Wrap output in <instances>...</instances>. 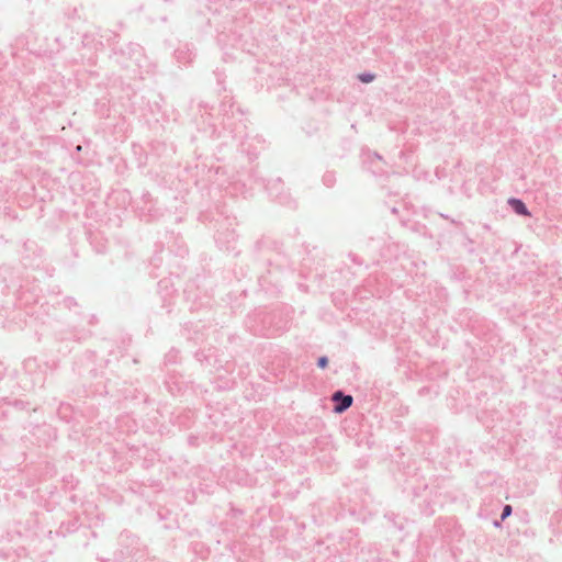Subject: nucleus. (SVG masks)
Masks as SVG:
<instances>
[{"label":"nucleus","instance_id":"nucleus-1","mask_svg":"<svg viewBox=\"0 0 562 562\" xmlns=\"http://www.w3.org/2000/svg\"><path fill=\"white\" fill-rule=\"evenodd\" d=\"M234 101L229 95H224L218 109V115L222 117V131L217 132L215 124L210 123L211 136L222 137L227 134L232 143H234L243 153H246L250 159H255L258 155L256 150L246 147V139L248 138L246 119L244 111L240 108L234 110Z\"/></svg>","mask_w":562,"mask_h":562},{"label":"nucleus","instance_id":"nucleus-2","mask_svg":"<svg viewBox=\"0 0 562 562\" xmlns=\"http://www.w3.org/2000/svg\"><path fill=\"white\" fill-rule=\"evenodd\" d=\"M5 288L7 294L12 293L14 295L15 300L13 304L16 308L9 321L8 327L11 328V326L14 325L18 328H22L23 325L27 324V319L22 317L26 313V310H31V306H34L35 303H40V301L43 300L40 283L35 278H30L29 276L23 278L11 277L10 283H8Z\"/></svg>","mask_w":562,"mask_h":562},{"label":"nucleus","instance_id":"nucleus-3","mask_svg":"<svg viewBox=\"0 0 562 562\" xmlns=\"http://www.w3.org/2000/svg\"><path fill=\"white\" fill-rule=\"evenodd\" d=\"M111 58L122 68L131 70L143 68L146 64L144 48L139 44L132 42L112 47Z\"/></svg>","mask_w":562,"mask_h":562},{"label":"nucleus","instance_id":"nucleus-4","mask_svg":"<svg viewBox=\"0 0 562 562\" xmlns=\"http://www.w3.org/2000/svg\"><path fill=\"white\" fill-rule=\"evenodd\" d=\"M256 182L261 184L268 192V194L280 204L289 207H295L296 203L291 196L284 191V183L280 178L266 182L263 178H256Z\"/></svg>","mask_w":562,"mask_h":562},{"label":"nucleus","instance_id":"nucleus-5","mask_svg":"<svg viewBox=\"0 0 562 562\" xmlns=\"http://www.w3.org/2000/svg\"><path fill=\"white\" fill-rule=\"evenodd\" d=\"M55 312L54 304H49L44 297L40 303H35L34 306H31V310H26V313L22 316L24 319L27 317L30 322L46 324L49 322Z\"/></svg>","mask_w":562,"mask_h":562},{"label":"nucleus","instance_id":"nucleus-6","mask_svg":"<svg viewBox=\"0 0 562 562\" xmlns=\"http://www.w3.org/2000/svg\"><path fill=\"white\" fill-rule=\"evenodd\" d=\"M333 402V412L335 414H342L348 411L353 404L352 395L346 393L344 390H336L330 397Z\"/></svg>","mask_w":562,"mask_h":562},{"label":"nucleus","instance_id":"nucleus-7","mask_svg":"<svg viewBox=\"0 0 562 562\" xmlns=\"http://www.w3.org/2000/svg\"><path fill=\"white\" fill-rule=\"evenodd\" d=\"M81 47L90 53L87 58L91 60L93 53L103 47V42L99 38V32L89 31L83 33L81 36Z\"/></svg>","mask_w":562,"mask_h":562},{"label":"nucleus","instance_id":"nucleus-8","mask_svg":"<svg viewBox=\"0 0 562 562\" xmlns=\"http://www.w3.org/2000/svg\"><path fill=\"white\" fill-rule=\"evenodd\" d=\"M165 386L172 396L183 395L189 389V384L180 375H169L165 381Z\"/></svg>","mask_w":562,"mask_h":562},{"label":"nucleus","instance_id":"nucleus-9","mask_svg":"<svg viewBox=\"0 0 562 562\" xmlns=\"http://www.w3.org/2000/svg\"><path fill=\"white\" fill-rule=\"evenodd\" d=\"M167 244L169 255L175 254V256L181 258L188 255V247L181 236L171 233L170 236L168 237Z\"/></svg>","mask_w":562,"mask_h":562},{"label":"nucleus","instance_id":"nucleus-10","mask_svg":"<svg viewBox=\"0 0 562 562\" xmlns=\"http://www.w3.org/2000/svg\"><path fill=\"white\" fill-rule=\"evenodd\" d=\"M215 241L221 248L229 249L232 244L236 240L237 235L235 229L226 227L225 229H216Z\"/></svg>","mask_w":562,"mask_h":562},{"label":"nucleus","instance_id":"nucleus-11","mask_svg":"<svg viewBox=\"0 0 562 562\" xmlns=\"http://www.w3.org/2000/svg\"><path fill=\"white\" fill-rule=\"evenodd\" d=\"M34 37V31L27 30L26 33L21 34L15 37V45L19 48L25 49L32 54H41V49L36 48L35 45L32 42V38Z\"/></svg>","mask_w":562,"mask_h":562},{"label":"nucleus","instance_id":"nucleus-12","mask_svg":"<svg viewBox=\"0 0 562 562\" xmlns=\"http://www.w3.org/2000/svg\"><path fill=\"white\" fill-rule=\"evenodd\" d=\"M507 204L512 209V211L515 214L519 215V216H524V217H531L532 216V214L529 211L527 204L520 198L510 196L507 200Z\"/></svg>","mask_w":562,"mask_h":562},{"label":"nucleus","instance_id":"nucleus-13","mask_svg":"<svg viewBox=\"0 0 562 562\" xmlns=\"http://www.w3.org/2000/svg\"><path fill=\"white\" fill-rule=\"evenodd\" d=\"M194 56V52L188 45L180 46L175 50L177 61L182 65L192 63Z\"/></svg>","mask_w":562,"mask_h":562},{"label":"nucleus","instance_id":"nucleus-14","mask_svg":"<svg viewBox=\"0 0 562 562\" xmlns=\"http://www.w3.org/2000/svg\"><path fill=\"white\" fill-rule=\"evenodd\" d=\"M80 527L79 519L77 517L70 518L66 521H63L57 530V533L66 537L75 531H77Z\"/></svg>","mask_w":562,"mask_h":562},{"label":"nucleus","instance_id":"nucleus-15","mask_svg":"<svg viewBox=\"0 0 562 562\" xmlns=\"http://www.w3.org/2000/svg\"><path fill=\"white\" fill-rule=\"evenodd\" d=\"M94 112L100 117H110L111 106L109 101L105 98L98 99L94 103Z\"/></svg>","mask_w":562,"mask_h":562},{"label":"nucleus","instance_id":"nucleus-16","mask_svg":"<svg viewBox=\"0 0 562 562\" xmlns=\"http://www.w3.org/2000/svg\"><path fill=\"white\" fill-rule=\"evenodd\" d=\"M97 32H99V38L103 42L105 41L109 45H111L112 47L114 46H117V40H119V34L111 31V30H97Z\"/></svg>","mask_w":562,"mask_h":562},{"label":"nucleus","instance_id":"nucleus-17","mask_svg":"<svg viewBox=\"0 0 562 562\" xmlns=\"http://www.w3.org/2000/svg\"><path fill=\"white\" fill-rule=\"evenodd\" d=\"M340 548L336 549V552L338 553L340 560L342 562H351V555L355 553L357 547L349 544L348 550L345 547V543L341 541Z\"/></svg>","mask_w":562,"mask_h":562},{"label":"nucleus","instance_id":"nucleus-18","mask_svg":"<svg viewBox=\"0 0 562 562\" xmlns=\"http://www.w3.org/2000/svg\"><path fill=\"white\" fill-rule=\"evenodd\" d=\"M269 266H276L278 269H285L290 267L288 257L284 254L278 252L274 259L268 258Z\"/></svg>","mask_w":562,"mask_h":562},{"label":"nucleus","instance_id":"nucleus-19","mask_svg":"<svg viewBox=\"0 0 562 562\" xmlns=\"http://www.w3.org/2000/svg\"><path fill=\"white\" fill-rule=\"evenodd\" d=\"M364 168L367 170H369L373 176L375 177H382L386 173V170H385V162H382V164H374V165H369V166H364Z\"/></svg>","mask_w":562,"mask_h":562},{"label":"nucleus","instance_id":"nucleus-20","mask_svg":"<svg viewBox=\"0 0 562 562\" xmlns=\"http://www.w3.org/2000/svg\"><path fill=\"white\" fill-rule=\"evenodd\" d=\"M336 181V173L334 171H326L322 177V182L326 188H333Z\"/></svg>","mask_w":562,"mask_h":562},{"label":"nucleus","instance_id":"nucleus-21","mask_svg":"<svg viewBox=\"0 0 562 562\" xmlns=\"http://www.w3.org/2000/svg\"><path fill=\"white\" fill-rule=\"evenodd\" d=\"M382 162H385L382 158V156H380L378 153H372L368 156V158L364 160V166H371V165H374V164H382Z\"/></svg>","mask_w":562,"mask_h":562},{"label":"nucleus","instance_id":"nucleus-22","mask_svg":"<svg viewBox=\"0 0 562 562\" xmlns=\"http://www.w3.org/2000/svg\"><path fill=\"white\" fill-rule=\"evenodd\" d=\"M375 74L371 71H363L358 75V80L362 83H370L375 79Z\"/></svg>","mask_w":562,"mask_h":562},{"label":"nucleus","instance_id":"nucleus-23","mask_svg":"<svg viewBox=\"0 0 562 562\" xmlns=\"http://www.w3.org/2000/svg\"><path fill=\"white\" fill-rule=\"evenodd\" d=\"M59 304H61L64 307H66L68 310H71L72 307L78 306L77 301L72 296L64 297L63 301L59 302Z\"/></svg>","mask_w":562,"mask_h":562},{"label":"nucleus","instance_id":"nucleus-24","mask_svg":"<svg viewBox=\"0 0 562 562\" xmlns=\"http://www.w3.org/2000/svg\"><path fill=\"white\" fill-rule=\"evenodd\" d=\"M178 361V350L171 349L166 356H165V362L166 363H176Z\"/></svg>","mask_w":562,"mask_h":562},{"label":"nucleus","instance_id":"nucleus-25","mask_svg":"<svg viewBox=\"0 0 562 562\" xmlns=\"http://www.w3.org/2000/svg\"><path fill=\"white\" fill-rule=\"evenodd\" d=\"M473 245H474V241L469 236H465L464 243H463V247L467 249V251L469 254H474L475 252V249H474Z\"/></svg>","mask_w":562,"mask_h":562},{"label":"nucleus","instance_id":"nucleus-26","mask_svg":"<svg viewBox=\"0 0 562 562\" xmlns=\"http://www.w3.org/2000/svg\"><path fill=\"white\" fill-rule=\"evenodd\" d=\"M329 359L327 356H321L317 358L316 366L317 368L324 370L328 367Z\"/></svg>","mask_w":562,"mask_h":562},{"label":"nucleus","instance_id":"nucleus-27","mask_svg":"<svg viewBox=\"0 0 562 562\" xmlns=\"http://www.w3.org/2000/svg\"><path fill=\"white\" fill-rule=\"evenodd\" d=\"M384 517H385L389 521H391V522H392L396 528H398L400 530H402V529H403V525H402V524H397V522H396V520H395V519H396V517H397V516H396L394 513H387V514H385V516H384Z\"/></svg>","mask_w":562,"mask_h":562},{"label":"nucleus","instance_id":"nucleus-28","mask_svg":"<svg viewBox=\"0 0 562 562\" xmlns=\"http://www.w3.org/2000/svg\"><path fill=\"white\" fill-rule=\"evenodd\" d=\"M513 513V507L512 505H504L503 506V509H502V514H501V518L502 520H505L506 518H508Z\"/></svg>","mask_w":562,"mask_h":562},{"label":"nucleus","instance_id":"nucleus-29","mask_svg":"<svg viewBox=\"0 0 562 562\" xmlns=\"http://www.w3.org/2000/svg\"><path fill=\"white\" fill-rule=\"evenodd\" d=\"M126 542L133 544V543L136 542V538L135 537H131L130 535L121 533V536H120V543L123 546Z\"/></svg>","mask_w":562,"mask_h":562},{"label":"nucleus","instance_id":"nucleus-30","mask_svg":"<svg viewBox=\"0 0 562 562\" xmlns=\"http://www.w3.org/2000/svg\"><path fill=\"white\" fill-rule=\"evenodd\" d=\"M162 257L158 254H156L151 259H150V265L154 267V268H158L160 266V263L162 262Z\"/></svg>","mask_w":562,"mask_h":562},{"label":"nucleus","instance_id":"nucleus-31","mask_svg":"<svg viewBox=\"0 0 562 562\" xmlns=\"http://www.w3.org/2000/svg\"><path fill=\"white\" fill-rule=\"evenodd\" d=\"M94 248L98 254H104L106 251V244L100 241L98 243V245L94 246Z\"/></svg>","mask_w":562,"mask_h":562},{"label":"nucleus","instance_id":"nucleus-32","mask_svg":"<svg viewBox=\"0 0 562 562\" xmlns=\"http://www.w3.org/2000/svg\"><path fill=\"white\" fill-rule=\"evenodd\" d=\"M121 555L123 558H134L136 553L134 552V549H126V551H121Z\"/></svg>","mask_w":562,"mask_h":562},{"label":"nucleus","instance_id":"nucleus-33","mask_svg":"<svg viewBox=\"0 0 562 562\" xmlns=\"http://www.w3.org/2000/svg\"><path fill=\"white\" fill-rule=\"evenodd\" d=\"M200 111H203L204 114L211 115L210 111L212 108L207 103H200L199 104Z\"/></svg>","mask_w":562,"mask_h":562},{"label":"nucleus","instance_id":"nucleus-34","mask_svg":"<svg viewBox=\"0 0 562 562\" xmlns=\"http://www.w3.org/2000/svg\"><path fill=\"white\" fill-rule=\"evenodd\" d=\"M348 256H349L350 260H351L353 263L359 265V266H361V265H362V260L359 258V256H358V255H356V254H351V252H350Z\"/></svg>","mask_w":562,"mask_h":562},{"label":"nucleus","instance_id":"nucleus-35","mask_svg":"<svg viewBox=\"0 0 562 562\" xmlns=\"http://www.w3.org/2000/svg\"><path fill=\"white\" fill-rule=\"evenodd\" d=\"M171 513L169 510H158L157 512V516L159 517L160 520H165V519H168V516L170 515Z\"/></svg>","mask_w":562,"mask_h":562},{"label":"nucleus","instance_id":"nucleus-36","mask_svg":"<svg viewBox=\"0 0 562 562\" xmlns=\"http://www.w3.org/2000/svg\"><path fill=\"white\" fill-rule=\"evenodd\" d=\"M142 200H143V202L145 204H148V203H150L153 201V196H151V194L149 192H145L142 195Z\"/></svg>","mask_w":562,"mask_h":562},{"label":"nucleus","instance_id":"nucleus-37","mask_svg":"<svg viewBox=\"0 0 562 562\" xmlns=\"http://www.w3.org/2000/svg\"><path fill=\"white\" fill-rule=\"evenodd\" d=\"M47 92H48V86L43 85L38 88V94L36 97L38 98L40 95H44Z\"/></svg>","mask_w":562,"mask_h":562},{"label":"nucleus","instance_id":"nucleus-38","mask_svg":"<svg viewBox=\"0 0 562 562\" xmlns=\"http://www.w3.org/2000/svg\"><path fill=\"white\" fill-rule=\"evenodd\" d=\"M7 373V368L0 361V381L4 378Z\"/></svg>","mask_w":562,"mask_h":562},{"label":"nucleus","instance_id":"nucleus-39","mask_svg":"<svg viewBox=\"0 0 562 562\" xmlns=\"http://www.w3.org/2000/svg\"><path fill=\"white\" fill-rule=\"evenodd\" d=\"M440 216H441V217H443V218H446V220H450V222H451L452 224H456V225H460V224H461L460 222H457L456 220L450 218V217H449L448 215H446V214L440 213Z\"/></svg>","mask_w":562,"mask_h":562},{"label":"nucleus","instance_id":"nucleus-40","mask_svg":"<svg viewBox=\"0 0 562 562\" xmlns=\"http://www.w3.org/2000/svg\"><path fill=\"white\" fill-rule=\"evenodd\" d=\"M503 521H504V520H502V518H499V519H495V520H493V526H494L495 528H501V527H502V522H503Z\"/></svg>","mask_w":562,"mask_h":562},{"label":"nucleus","instance_id":"nucleus-41","mask_svg":"<svg viewBox=\"0 0 562 562\" xmlns=\"http://www.w3.org/2000/svg\"><path fill=\"white\" fill-rule=\"evenodd\" d=\"M216 77H217V82L221 83L222 82V74L220 72H215Z\"/></svg>","mask_w":562,"mask_h":562},{"label":"nucleus","instance_id":"nucleus-42","mask_svg":"<svg viewBox=\"0 0 562 562\" xmlns=\"http://www.w3.org/2000/svg\"><path fill=\"white\" fill-rule=\"evenodd\" d=\"M97 321L95 316L94 315H91L90 316V321H89V324H94V322Z\"/></svg>","mask_w":562,"mask_h":562},{"label":"nucleus","instance_id":"nucleus-43","mask_svg":"<svg viewBox=\"0 0 562 562\" xmlns=\"http://www.w3.org/2000/svg\"><path fill=\"white\" fill-rule=\"evenodd\" d=\"M195 357H196V359H198L199 361H202V352L198 351V352L195 353Z\"/></svg>","mask_w":562,"mask_h":562},{"label":"nucleus","instance_id":"nucleus-44","mask_svg":"<svg viewBox=\"0 0 562 562\" xmlns=\"http://www.w3.org/2000/svg\"><path fill=\"white\" fill-rule=\"evenodd\" d=\"M43 103H45V105H50V104H55V101L53 100L52 102H49L47 100H43Z\"/></svg>","mask_w":562,"mask_h":562},{"label":"nucleus","instance_id":"nucleus-45","mask_svg":"<svg viewBox=\"0 0 562 562\" xmlns=\"http://www.w3.org/2000/svg\"><path fill=\"white\" fill-rule=\"evenodd\" d=\"M165 283H167V280H161V281H159L158 285H162Z\"/></svg>","mask_w":562,"mask_h":562},{"label":"nucleus","instance_id":"nucleus-46","mask_svg":"<svg viewBox=\"0 0 562 562\" xmlns=\"http://www.w3.org/2000/svg\"><path fill=\"white\" fill-rule=\"evenodd\" d=\"M392 213H397V209H396V207H393V209H392Z\"/></svg>","mask_w":562,"mask_h":562},{"label":"nucleus","instance_id":"nucleus-47","mask_svg":"<svg viewBox=\"0 0 562 562\" xmlns=\"http://www.w3.org/2000/svg\"><path fill=\"white\" fill-rule=\"evenodd\" d=\"M77 13V9H74V11L71 12V15H75Z\"/></svg>","mask_w":562,"mask_h":562},{"label":"nucleus","instance_id":"nucleus-48","mask_svg":"<svg viewBox=\"0 0 562 562\" xmlns=\"http://www.w3.org/2000/svg\"><path fill=\"white\" fill-rule=\"evenodd\" d=\"M77 13V9H74V11L71 12V15H75Z\"/></svg>","mask_w":562,"mask_h":562},{"label":"nucleus","instance_id":"nucleus-49","mask_svg":"<svg viewBox=\"0 0 562 562\" xmlns=\"http://www.w3.org/2000/svg\"><path fill=\"white\" fill-rule=\"evenodd\" d=\"M98 236H94L93 239L91 240V244L93 245L94 244V239H97Z\"/></svg>","mask_w":562,"mask_h":562},{"label":"nucleus","instance_id":"nucleus-50","mask_svg":"<svg viewBox=\"0 0 562 562\" xmlns=\"http://www.w3.org/2000/svg\"><path fill=\"white\" fill-rule=\"evenodd\" d=\"M484 228H485V229H490V225L485 224V225H484Z\"/></svg>","mask_w":562,"mask_h":562},{"label":"nucleus","instance_id":"nucleus-51","mask_svg":"<svg viewBox=\"0 0 562 562\" xmlns=\"http://www.w3.org/2000/svg\"><path fill=\"white\" fill-rule=\"evenodd\" d=\"M74 339L80 340V337H77L76 335H74Z\"/></svg>","mask_w":562,"mask_h":562},{"label":"nucleus","instance_id":"nucleus-52","mask_svg":"<svg viewBox=\"0 0 562 562\" xmlns=\"http://www.w3.org/2000/svg\"><path fill=\"white\" fill-rule=\"evenodd\" d=\"M2 316V311H0V317Z\"/></svg>","mask_w":562,"mask_h":562}]
</instances>
